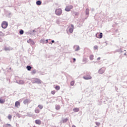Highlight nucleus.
Returning a JSON list of instances; mask_svg holds the SVG:
<instances>
[{
	"instance_id": "obj_1",
	"label": "nucleus",
	"mask_w": 127,
	"mask_h": 127,
	"mask_svg": "<svg viewBox=\"0 0 127 127\" xmlns=\"http://www.w3.org/2000/svg\"><path fill=\"white\" fill-rule=\"evenodd\" d=\"M55 13L57 15H61V14H62V9H61V8H58L56 9Z\"/></svg>"
},
{
	"instance_id": "obj_2",
	"label": "nucleus",
	"mask_w": 127,
	"mask_h": 127,
	"mask_svg": "<svg viewBox=\"0 0 127 127\" xmlns=\"http://www.w3.org/2000/svg\"><path fill=\"white\" fill-rule=\"evenodd\" d=\"M8 25V24L7 23V22L5 21H3L1 24L2 28H4V29L6 28Z\"/></svg>"
},
{
	"instance_id": "obj_3",
	"label": "nucleus",
	"mask_w": 127,
	"mask_h": 127,
	"mask_svg": "<svg viewBox=\"0 0 127 127\" xmlns=\"http://www.w3.org/2000/svg\"><path fill=\"white\" fill-rule=\"evenodd\" d=\"M33 83H37V84H41L42 81L38 78H34L33 80Z\"/></svg>"
},
{
	"instance_id": "obj_4",
	"label": "nucleus",
	"mask_w": 127,
	"mask_h": 127,
	"mask_svg": "<svg viewBox=\"0 0 127 127\" xmlns=\"http://www.w3.org/2000/svg\"><path fill=\"white\" fill-rule=\"evenodd\" d=\"M72 8H73V6L72 5H70L67 6L65 7V11H70L71 9H72Z\"/></svg>"
},
{
	"instance_id": "obj_5",
	"label": "nucleus",
	"mask_w": 127,
	"mask_h": 127,
	"mask_svg": "<svg viewBox=\"0 0 127 127\" xmlns=\"http://www.w3.org/2000/svg\"><path fill=\"white\" fill-rule=\"evenodd\" d=\"M83 79H84V80H91L92 76H91V75L88 74L86 76H83Z\"/></svg>"
},
{
	"instance_id": "obj_6",
	"label": "nucleus",
	"mask_w": 127,
	"mask_h": 127,
	"mask_svg": "<svg viewBox=\"0 0 127 127\" xmlns=\"http://www.w3.org/2000/svg\"><path fill=\"white\" fill-rule=\"evenodd\" d=\"M73 30H74V25L71 24V28H70L69 29V32H70V33H72Z\"/></svg>"
},
{
	"instance_id": "obj_7",
	"label": "nucleus",
	"mask_w": 127,
	"mask_h": 127,
	"mask_svg": "<svg viewBox=\"0 0 127 127\" xmlns=\"http://www.w3.org/2000/svg\"><path fill=\"white\" fill-rule=\"evenodd\" d=\"M15 107H16V108H19L20 107V102L16 101L15 103Z\"/></svg>"
},
{
	"instance_id": "obj_8",
	"label": "nucleus",
	"mask_w": 127,
	"mask_h": 127,
	"mask_svg": "<svg viewBox=\"0 0 127 127\" xmlns=\"http://www.w3.org/2000/svg\"><path fill=\"white\" fill-rule=\"evenodd\" d=\"M96 36L98 38H102L103 37V33H97Z\"/></svg>"
},
{
	"instance_id": "obj_9",
	"label": "nucleus",
	"mask_w": 127,
	"mask_h": 127,
	"mask_svg": "<svg viewBox=\"0 0 127 127\" xmlns=\"http://www.w3.org/2000/svg\"><path fill=\"white\" fill-rule=\"evenodd\" d=\"M28 43H30V44H32L33 45L34 44V42L31 39H29L27 41Z\"/></svg>"
},
{
	"instance_id": "obj_10",
	"label": "nucleus",
	"mask_w": 127,
	"mask_h": 127,
	"mask_svg": "<svg viewBox=\"0 0 127 127\" xmlns=\"http://www.w3.org/2000/svg\"><path fill=\"white\" fill-rule=\"evenodd\" d=\"M105 72V69L104 68H101L99 70V74H103Z\"/></svg>"
},
{
	"instance_id": "obj_11",
	"label": "nucleus",
	"mask_w": 127,
	"mask_h": 127,
	"mask_svg": "<svg viewBox=\"0 0 127 127\" xmlns=\"http://www.w3.org/2000/svg\"><path fill=\"white\" fill-rule=\"evenodd\" d=\"M35 123L37 125H41V121H40L39 120H37L35 121Z\"/></svg>"
},
{
	"instance_id": "obj_12",
	"label": "nucleus",
	"mask_w": 127,
	"mask_h": 127,
	"mask_svg": "<svg viewBox=\"0 0 127 127\" xmlns=\"http://www.w3.org/2000/svg\"><path fill=\"white\" fill-rule=\"evenodd\" d=\"M73 111L74 112V113H77L80 111V109L78 108H75L73 109Z\"/></svg>"
},
{
	"instance_id": "obj_13",
	"label": "nucleus",
	"mask_w": 127,
	"mask_h": 127,
	"mask_svg": "<svg viewBox=\"0 0 127 127\" xmlns=\"http://www.w3.org/2000/svg\"><path fill=\"white\" fill-rule=\"evenodd\" d=\"M5 102V100L0 98V104H4Z\"/></svg>"
},
{
	"instance_id": "obj_14",
	"label": "nucleus",
	"mask_w": 127,
	"mask_h": 127,
	"mask_svg": "<svg viewBox=\"0 0 127 127\" xmlns=\"http://www.w3.org/2000/svg\"><path fill=\"white\" fill-rule=\"evenodd\" d=\"M28 103H29V100H28V99H26L23 101L24 105H26V104H28Z\"/></svg>"
},
{
	"instance_id": "obj_15",
	"label": "nucleus",
	"mask_w": 127,
	"mask_h": 127,
	"mask_svg": "<svg viewBox=\"0 0 127 127\" xmlns=\"http://www.w3.org/2000/svg\"><path fill=\"white\" fill-rule=\"evenodd\" d=\"M26 69L28 70V71H30V70H31V69H32V67H31V66L28 65L26 67Z\"/></svg>"
},
{
	"instance_id": "obj_16",
	"label": "nucleus",
	"mask_w": 127,
	"mask_h": 127,
	"mask_svg": "<svg viewBox=\"0 0 127 127\" xmlns=\"http://www.w3.org/2000/svg\"><path fill=\"white\" fill-rule=\"evenodd\" d=\"M55 89H56V90H57V91H59V90H60V86L59 85H57L55 87Z\"/></svg>"
},
{
	"instance_id": "obj_17",
	"label": "nucleus",
	"mask_w": 127,
	"mask_h": 127,
	"mask_svg": "<svg viewBox=\"0 0 127 127\" xmlns=\"http://www.w3.org/2000/svg\"><path fill=\"white\" fill-rule=\"evenodd\" d=\"M31 73L32 75H34V74L36 73V70L34 69V70H32Z\"/></svg>"
},
{
	"instance_id": "obj_18",
	"label": "nucleus",
	"mask_w": 127,
	"mask_h": 127,
	"mask_svg": "<svg viewBox=\"0 0 127 127\" xmlns=\"http://www.w3.org/2000/svg\"><path fill=\"white\" fill-rule=\"evenodd\" d=\"M90 60H94V55H91L89 57Z\"/></svg>"
},
{
	"instance_id": "obj_19",
	"label": "nucleus",
	"mask_w": 127,
	"mask_h": 127,
	"mask_svg": "<svg viewBox=\"0 0 127 127\" xmlns=\"http://www.w3.org/2000/svg\"><path fill=\"white\" fill-rule=\"evenodd\" d=\"M35 113H36V114H39L40 110H39V109H36L35 110Z\"/></svg>"
},
{
	"instance_id": "obj_20",
	"label": "nucleus",
	"mask_w": 127,
	"mask_h": 127,
	"mask_svg": "<svg viewBox=\"0 0 127 127\" xmlns=\"http://www.w3.org/2000/svg\"><path fill=\"white\" fill-rule=\"evenodd\" d=\"M11 127V125L10 124H5L3 125V127Z\"/></svg>"
},
{
	"instance_id": "obj_21",
	"label": "nucleus",
	"mask_w": 127,
	"mask_h": 127,
	"mask_svg": "<svg viewBox=\"0 0 127 127\" xmlns=\"http://www.w3.org/2000/svg\"><path fill=\"white\" fill-rule=\"evenodd\" d=\"M38 107L40 109V110H42V109H43V106L41 105H39Z\"/></svg>"
},
{
	"instance_id": "obj_22",
	"label": "nucleus",
	"mask_w": 127,
	"mask_h": 127,
	"mask_svg": "<svg viewBox=\"0 0 127 127\" xmlns=\"http://www.w3.org/2000/svg\"><path fill=\"white\" fill-rule=\"evenodd\" d=\"M36 3L38 5H40V4H41V1L40 0H38L37 2H36Z\"/></svg>"
},
{
	"instance_id": "obj_23",
	"label": "nucleus",
	"mask_w": 127,
	"mask_h": 127,
	"mask_svg": "<svg viewBox=\"0 0 127 127\" xmlns=\"http://www.w3.org/2000/svg\"><path fill=\"white\" fill-rule=\"evenodd\" d=\"M98 48H99V47H98V46H94L93 47V49L94 50H98Z\"/></svg>"
},
{
	"instance_id": "obj_24",
	"label": "nucleus",
	"mask_w": 127,
	"mask_h": 127,
	"mask_svg": "<svg viewBox=\"0 0 127 127\" xmlns=\"http://www.w3.org/2000/svg\"><path fill=\"white\" fill-rule=\"evenodd\" d=\"M56 110H60V106L59 105H57L56 106Z\"/></svg>"
},
{
	"instance_id": "obj_25",
	"label": "nucleus",
	"mask_w": 127,
	"mask_h": 127,
	"mask_svg": "<svg viewBox=\"0 0 127 127\" xmlns=\"http://www.w3.org/2000/svg\"><path fill=\"white\" fill-rule=\"evenodd\" d=\"M68 121V119L67 118H65L64 120H63V123H66V122Z\"/></svg>"
},
{
	"instance_id": "obj_26",
	"label": "nucleus",
	"mask_w": 127,
	"mask_h": 127,
	"mask_svg": "<svg viewBox=\"0 0 127 127\" xmlns=\"http://www.w3.org/2000/svg\"><path fill=\"white\" fill-rule=\"evenodd\" d=\"M75 84V81H71V82H70V85H71V86H74V84Z\"/></svg>"
},
{
	"instance_id": "obj_27",
	"label": "nucleus",
	"mask_w": 127,
	"mask_h": 127,
	"mask_svg": "<svg viewBox=\"0 0 127 127\" xmlns=\"http://www.w3.org/2000/svg\"><path fill=\"white\" fill-rule=\"evenodd\" d=\"M12 118V116L11 115H9L8 116V120H11Z\"/></svg>"
},
{
	"instance_id": "obj_28",
	"label": "nucleus",
	"mask_w": 127,
	"mask_h": 127,
	"mask_svg": "<svg viewBox=\"0 0 127 127\" xmlns=\"http://www.w3.org/2000/svg\"><path fill=\"white\" fill-rule=\"evenodd\" d=\"M51 93L52 95H55V93H56V92L55 91V90H53L51 91Z\"/></svg>"
},
{
	"instance_id": "obj_29",
	"label": "nucleus",
	"mask_w": 127,
	"mask_h": 127,
	"mask_svg": "<svg viewBox=\"0 0 127 127\" xmlns=\"http://www.w3.org/2000/svg\"><path fill=\"white\" fill-rule=\"evenodd\" d=\"M78 50H80V47L77 46V47H76V50H75V51H78Z\"/></svg>"
},
{
	"instance_id": "obj_30",
	"label": "nucleus",
	"mask_w": 127,
	"mask_h": 127,
	"mask_svg": "<svg viewBox=\"0 0 127 127\" xmlns=\"http://www.w3.org/2000/svg\"><path fill=\"white\" fill-rule=\"evenodd\" d=\"M86 14H89V9H86Z\"/></svg>"
},
{
	"instance_id": "obj_31",
	"label": "nucleus",
	"mask_w": 127,
	"mask_h": 127,
	"mask_svg": "<svg viewBox=\"0 0 127 127\" xmlns=\"http://www.w3.org/2000/svg\"><path fill=\"white\" fill-rule=\"evenodd\" d=\"M19 33H20V34H23V33H24L23 30H20L19 32Z\"/></svg>"
},
{
	"instance_id": "obj_32",
	"label": "nucleus",
	"mask_w": 127,
	"mask_h": 127,
	"mask_svg": "<svg viewBox=\"0 0 127 127\" xmlns=\"http://www.w3.org/2000/svg\"><path fill=\"white\" fill-rule=\"evenodd\" d=\"M96 126H98L99 127V126H100V125H101V124H100V123H99V122H96Z\"/></svg>"
},
{
	"instance_id": "obj_33",
	"label": "nucleus",
	"mask_w": 127,
	"mask_h": 127,
	"mask_svg": "<svg viewBox=\"0 0 127 127\" xmlns=\"http://www.w3.org/2000/svg\"><path fill=\"white\" fill-rule=\"evenodd\" d=\"M87 61V59H85L83 60V62H86Z\"/></svg>"
},
{
	"instance_id": "obj_34",
	"label": "nucleus",
	"mask_w": 127,
	"mask_h": 127,
	"mask_svg": "<svg viewBox=\"0 0 127 127\" xmlns=\"http://www.w3.org/2000/svg\"><path fill=\"white\" fill-rule=\"evenodd\" d=\"M97 60L98 61H100V60H101V58H97Z\"/></svg>"
},
{
	"instance_id": "obj_35",
	"label": "nucleus",
	"mask_w": 127,
	"mask_h": 127,
	"mask_svg": "<svg viewBox=\"0 0 127 127\" xmlns=\"http://www.w3.org/2000/svg\"><path fill=\"white\" fill-rule=\"evenodd\" d=\"M73 63L76 62V59L73 58Z\"/></svg>"
},
{
	"instance_id": "obj_36",
	"label": "nucleus",
	"mask_w": 127,
	"mask_h": 127,
	"mask_svg": "<svg viewBox=\"0 0 127 127\" xmlns=\"http://www.w3.org/2000/svg\"><path fill=\"white\" fill-rule=\"evenodd\" d=\"M52 43H54V40H52Z\"/></svg>"
},
{
	"instance_id": "obj_37",
	"label": "nucleus",
	"mask_w": 127,
	"mask_h": 127,
	"mask_svg": "<svg viewBox=\"0 0 127 127\" xmlns=\"http://www.w3.org/2000/svg\"><path fill=\"white\" fill-rule=\"evenodd\" d=\"M46 41H48V40H47Z\"/></svg>"
}]
</instances>
